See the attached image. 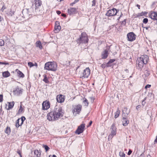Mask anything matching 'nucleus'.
Segmentation results:
<instances>
[{"mask_svg": "<svg viewBox=\"0 0 157 157\" xmlns=\"http://www.w3.org/2000/svg\"><path fill=\"white\" fill-rule=\"evenodd\" d=\"M63 115L62 108L59 106H56L53 110L48 113L47 118L49 121L57 120Z\"/></svg>", "mask_w": 157, "mask_h": 157, "instance_id": "obj_1", "label": "nucleus"}, {"mask_svg": "<svg viewBox=\"0 0 157 157\" xmlns=\"http://www.w3.org/2000/svg\"><path fill=\"white\" fill-rule=\"evenodd\" d=\"M148 60V57L147 55L142 56L138 58L136 60L137 67L139 69L142 68L144 64L147 63Z\"/></svg>", "mask_w": 157, "mask_h": 157, "instance_id": "obj_2", "label": "nucleus"}, {"mask_svg": "<svg viewBox=\"0 0 157 157\" xmlns=\"http://www.w3.org/2000/svg\"><path fill=\"white\" fill-rule=\"evenodd\" d=\"M57 65L55 62H48L45 63L44 68L48 71H55L57 70Z\"/></svg>", "mask_w": 157, "mask_h": 157, "instance_id": "obj_3", "label": "nucleus"}, {"mask_svg": "<svg viewBox=\"0 0 157 157\" xmlns=\"http://www.w3.org/2000/svg\"><path fill=\"white\" fill-rule=\"evenodd\" d=\"M88 39L86 34L84 32L82 33L79 36V37L78 38L76 41L79 45L81 44H86L88 43Z\"/></svg>", "mask_w": 157, "mask_h": 157, "instance_id": "obj_4", "label": "nucleus"}, {"mask_svg": "<svg viewBox=\"0 0 157 157\" xmlns=\"http://www.w3.org/2000/svg\"><path fill=\"white\" fill-rule=\"evenodd\" d=\"M116 130L117 128L115 126V124L114 123L113 124L110 128L111 133L108 137L109 140L110 139H111L114 136L116 135L117 132Z\"/></svg>", "mask_w": 157, "mask_h": 157, "instance_id": "obj_5", "label": "nucleus"}, {"mask_svg": "<svg viewBox=\"0 0 157 157\" xmlns=\"http://www.w3.org/2000/svg\"><path fill=\"white\" fill-rule=\"evenodd\" d=\"M119 11V10H117L114 8L108 10L105 15L108 16H113L117 15V13Z\"/></svg>", "mask_w": 157, "mask_h": 157, "instance_id": "obj_6", "label": "nucleus"}, {"mask_svg": "<svg viewBox=\"0 0 157 157\" xmlns=\"http://www.w3.org/2000/svg\"><path fill=\"white\" fill-rule=\"evenodd\" d=\"M82 108V105H75L73 107V110L72 111L73 113L75 112L76 114H79Z\"/></svg>", "mask_w": 157, "mask_h": 157, "instance_id": "obj_7", "label": "nucleus"}, {"mask_svg": "<svg viewBox=\"0 0 157 157\" xmlns=\"http://www.w3.org/2000/svg\"><path fill=\"white\" fill-rule=\"evenodd\" d=\"M90 74V70L89 67L86 68L83 71L81 78H87Z\"/></svg>", "mask_w": 157, "mask_h": 157, "instance_id": "obj_8", "label": "nucleus"}, {"mask_svg": "<svg viewBox=\"0 0 157 157\" xmlns=\"http://www.w3.org/2000/svg\"><path fill=\"white\" fill-rule=\"evenodd\" d=\"M85 127V124H81L78 127L75 131V133L78 135L82 133L84 131Z\"/></svg>", "mask_w": 157, "mask_h": 157, "instance_id": "obj_9", "label": "nucleus"}, {"mask_svg": "<svg viewBox=\"0 0 157 157\" xmlns=\"http://www.w3.org/2000/svg\"><path fill=\"white\" fill-rule=\"evenodd\" d=\"M42 109L44 110H46L50 107V103L49 101L46 100L43 101L42 104Z\"/></svg>", "mask_w": 157, "mask_h": 157, "instance_id": "obj_10", "label": "nucleus"}, {"mask_svg": "<svg viewBox=\"0 0 157 157\" xmlns=\"http://www.w3.org/2000/svg\"><path fill=\"white\" fill-rule=\"evenodd\" d=\"M128 40L132 41L136 39V35L132 32L129 33L127 34Z\"/></svg>", "mask_w": 157, "mask_h": 157, "instance_id": "obj_11", "label": "nucleus"}, {"mask_svg": "<svg viewBox=\"0 0 157 157\" xmlns=\"http://www.w3.org/2000/svg\"><path fill=\"white\" fill-rule=\"evenodd\" d=\"M57 101L59 103H62L65 100L64 96L62 94L58 95L56 97Z\"/></svg>", "mask_w": 157, "mask_h": 157, "instance_id": "obj_12", "label": "nucleus"}, {"mask_svg": "<svg viewBox=\"0 0 157 157\" xmlns=\"http://www.w3.org/2000/svg\"><path fill=\"white\" fill-rule=\"evenodd\" d=\"M23 91V90L21 88L17 87L16 89V90L13 91L14 94L19 95L20 94H22Z\"/></svg>", "mask_w": 157, "mask_h": 157, "instance_id": "obj_13", "label": "nucleus"}, {"mask_svg": "<svg viewBox=\"0 0 157 157\" xmlns=\"http://www.w3.org/2000/svg\"><path fill=\"white\" fill-rule=\"evenodd\" d=\"M150 17L152 19L157 21V12L151 11Z\"/></svg>", "mask_w": 157, "mask_h": 157, "instance_id": "obj_14", "label": "nucleus"}, {"mask_svg": "<svg viewBox=\"0 0 157 157\" xmlns=\"http://www.w3.org/2000/svg\"><path fill=\"white\" fill-rule=\"evenodd\" d=\"M68 13L70 15H71L77 13V9L75 8H71L68 10Z\"/></svg>", "mask_w": 157, "mask_h": 157, "instance_id": "obj_15", "label": "nucleus"}, {"mask_svg": "<svg viewBox=\"0 0 157 157\" xmlns=\"http://www.w3.org/2000/svg\"><path fill=\"white\" fill-rule=\"evenodd\" d=\"M108 49L104 50L101 53L102 59H105L106 58L108 57Z\"/></svg>", "mask_w": 157, "mask_h": 157, "instance_id": "obj_16", "label": "nucleus"}, {"mask_svg": "<svg viewBox=\"0 0 157 157\" xmlns=\"http://www.w3.org/2000/svg\"><path fill=\"white\" fill-rule=\"evenodd\" d=\"M122 112L123 117H128L130 111L128 112L127 108V107H125L123 109Z\"/></svg>", "mask_w": 157, "mask_h": 157, "instance_id": "obj_17", "label": "nucleus"}, {"mask_svg": "<svg viewBox=\"0 0 157 157\" xmlns=\"http://www.w3.org/2000/svg\"><path fill=\"white\" fill-rule=\"evenodd\" d=\"M123 117L122 118V122H123V125L124 126H126L129 123V121L128 120L126 117Z\"/></svg>", "mask_w": 157, "mask_h": 157, "instance_id": "obj_18", "label": "nucleus"}, {"mask_svg": "<svg viewBox=\"0 0 157 157\" xmlns=\"http://www.w3.org/2000/svg\"><path fill=\"white\" fill-rule=\"evenodd\" d=\"M15 71L17 73V76L19 78H24L25 76L18 69L15 70Z\"/></svg>", "mask_w": 157, "mask_h": 157, "instance_id": "obj_19", "label": "nucleus"}, {"mask_svg": "<svg viewBox=\"0 0 157 157\" xmlns=\"http://www.w3.org/2000/svg\"><path fill=\"white\" fill-rule=\"evenodd\" d=\"M41 153L38 150H35L34 151V157H40Z\"/></svg>", "mask_w": 157, "mask_h": 157, "instance_id": "obj_20", "label": "nucleus"}, {"mask_svg": "<svg viewBox=\"0 0 157 157\" xmlns=\"http://www.w3.org/2000/svg\"><path fill=\"white\" fill-rule=\"evenodd\" d=\"M8 108H7V109L10 110V109H12L13 107V106L14 105V101L9 102H8Z\"/></svg>", "mask_w": 157, "mask_h": 157, "instance_id": "obj_21", "label": "nucleus"}, {"mask_svg": "<svg viewBox=\"0 0 157 157\" xmlns=\"http://www.w3.org/2000/svg\"><path fill=\"white\" fill-rule=\"evenodd\" d=\"M24 111V108H23L22 107V104H21L20 105V108L18 110V114H20Z\"/></svg>", "mask_w": 157, "mask_h": 157, "instance_id": "obj_22", "label": "nucleus"}, {"mask_svg": "<svg viewBox=\"0 0 157 157\" xmlns=\"http://www.w3.org/2000/svg\"><path fill=\"white\" fill-rule=\"evenodd\" d=\"M2 76L5 78H7L9 77L10 75V73L8 71H4L2 72Z\"/></svg>", "mask_w": 157, "mask_h": 157, "instance_id": "obj_23", "label": "nucleus"}, {"mask_svg": "<svg viewBox=\"0 0 157 157\" xmlns=\"http://www.w3.org/2000/svg\"><path fill=\"white\" fill-rule=\"evenodd\" d=\"M43 76L44 77V79L43 80L44 82L45 83H48L49 82V81H48V79L47 78V76L46 75L44 74Z\"/></svg>", "mask_w": 157, "mask_h": 157, "instance_id": "obj_24", "label": "nucleus"}, {"mask_svg": "<svg viewBox=\"0 0 157 157\" xmlns=\"http://www.w3.org/2000/svg\"><path fill=\"white\" fill-rule=\"evenodd\" d=\"M25 120V118L24 116H22L21 118L18 119V122H21L20 125H22L24 121Z\"/></svg>", "mask_w": 157, "mask_h": 157, "instance_id": "obj_25", "label": "nucleus"}, {"mask_svg": "<svg viewBox=\"0 0 157 157\" xmlns=\"http://www.w3.org/2000/svg\"><path fill=\"white\" fill-rule=\"evenodd\" d=\"M61 29V26H55V31L56 33H58Z\"/></svg>", "mask_w": 157, "mask_h": 157, "instance_id": "obj_26", "label": "nucleus"}, {"mask_svg": "<svg viewBox=\"0 0 157 157\" xmlns=\"http://www.w3.org/2000/svg\"><path fill=\"white\" fill-rule=\"evenodd\" d=\"M36 46L40 48L41 49L42 48L41 42L40 41H38L36 43Z\"/></svg>", "mask_w": 157, "mask_h": 157, "instance_id": "obj_27", "label": "nucleus"}, {"mask_svg": "<svg viewBox=\"0 0 157 157\" xmlns=\"http://www.w3.org/2000/svg\"><path fill=\"white\" fill-rule=\"evenodd\" d=\"M147 14V12H142L141 13H139L137 15L136 17H139L145 15Z\"/></svg>", "mask_w": 157, "mask_h": 157, "instance_id": "obj_28", "label": "nucleus"}, {"mask_svg": "<svg viewBox=\"0 0 157 157\" xmlns=\"http://www.w3.org/2000/svg\"><path fill=\"white\" fill-rule=\"evenodd\" d=\"M42 2L41 0H36V4L37 6H39L41 5Z\"/></svg>", "mask_w": 157, "mask_h": 157, "instance_id": "obj_29", "label": "nucleus"}, {"mask_svg": "<svg viewBox=\"0 0 157 157\" xmlns=\"http://www.w3.org/2000/svg\"><path fill=\"white\" fill-rule=\"evenodd\" d=\"M120 113V111L118 109L117 111L115 113L114 117L115 118H117L119 116V115Z\"/></svg>", "mask_w": 157, "mask_h": 157, "instance_id": "obj_30", "label": "nucleus"}, {"mask_svg": "<svg viewBox=\"0 0 157 157\" xmlns=\"http://www.w3.org/2000/svg\"><path fill=\"white\" fill-rule=\"evenodd\" d=\"M5 132L7 134H10V127H7L6 129Z\"/></svg>", "mask_w": 157, "mask_h": 157, "instance_id": "obj_31", "label": "nucleus"}, {"mask_svg": "<svg viewBox=\"0 0 157 157\" xmlns=\"http://www.w3.org/2000/svg\"><path fill=\"white\" fill-rule=\"evenodd\" d=\"M14 11L10 10L7 13L8 16H11L14 14Z\"/></svg>", "mask_w": 157, "mask_h": 157, "instance_id": "obj_32", "label": "nucleus"}, {"mask_svg": "<svg viewBox=\"0 0 157 157\" xmlns=\"http://www.w3.org/2000/svg\"><path fill=\"white\" fill-rule=\"evenodd\" d=\"M43 147L44 148L46 152L48 151L49 149V147L47 145L43 144Z\"/></svg>", "mask_w": 157, "mask_h": 157, "instance_id": "obj_33", "label": "nucleus"}, {"mask_svg": "<svg viewBox=\"0 0 157 157\" xmlns=\"http://www.w3.org/2000/svg\"><path fill=\"white\" fill-rule=\"evenodd\" d=\"M21 122H18V119L17 120L16 123V126L17 128H18L19 126H21L22 125H20Z\"/></svg>", "mask_w": 157, "mask_h": 157, "instance_id": "obj_34", "label": "nucleus"}, {"mask_svg": "<svg viewBox=\"0 0 157 157\" xmlns=\"http://www.w3.org/2000/svg\"><path fill=\"white\" fill-rule=\"evenodd\" d=\"M4 41L2 39L0 40V46H3L4 45Z\"/></svg>", "mask_w": 157, "mask_h": 157, "instance_id": "obj_35", "label": "nucleus"}, {"mask_svg": "<svg viewBox=\"0 0 157 157\" xmlns=\"http://www.w3.org/2000/svg\"><path fill=\"white\" fill-rule=\"evenodd\" d=\"M119 155L121 157L125 156V154L123 152H120L119 153Z\"/></svg>", "mask_w": 157, "mask_h": 157, "instance_id": "obj_36", "label": "nucleus"}, {"mask_svg": "<svg viewBox=\"0 0 157 157\" xmlns=\"http://www.w3.org/2000/svg\"><path fill=\"white\" fill-rule=\"evenodd\" d=\"M83 103H84L86 106H88V100L85 98V100L83 101Z\"/></svg>", "mask_w": 157, "mask_h": 157, "instance_id": "obj_37", "label": "nucleus"}, {"mask_svg": "<svg viewBox=\"0 0 157 157\" xmlns=\"http://www.w3.org/2000/svg\"><path fill=\"white\" fill-rule=\"evenodd\" d=\"M28 66L30 67H33L34 66V65L33 63L31 62H29L28 63Z\"/></svg>", "mask_w": 157, "mask_h": 157, "instance_id": "obj_38", "label": "nucleus"}, {"mask_svg": "<svg viewBox=\"0 0 157 157\" xmlns=\"http://www.w3.org/2000/svg\"><path fill=\"white\" fill-rule=\"evenodd\" d=\"M148 21V20L147 18H145L143 19V22L144 23L146 24Z\"/></svg>", "mask_w": 157, "mask_h": 157, "instance_id": "obj_39", "label": "nucleus"}, {"mask_svg": "<svg viewBox=\"0 0 157 157\" xmlns=\"http://www.w3.org/2000/svg\"><path fill=\"white\" fill-rule=\"evenodd\" d=\"M157 6V0L156 1H155L152 4V6Z\"/></svg>", "mask_w": 157, "mask_h": 157, "instance_id": "obj_40", "label": "nucleus"}, {"mask_svg": "<svg viewBox=\"0 0 157 157\" xmlns=\"http://www.w3.org/2000/svg\"><path fill=\"white\" fill-rule=\"evenodd\" d=\"M115 61V59H110L108 62L109 63H110L111 64L114 62Z\"/></svg>", "mask_w": 157, "mask_h": 157, "instance_id": "obj_41", "label": "nucleus"}, {"mask_svg": "<svg viewBox=\"0 0 157 157\" xmlns=\"http://www.w3.org/2000/svg\"><path fill=\"white\" fill-rule=\"evenodd\" d=\"M92 6H94L95 5L96 1L95 0H93L92 2Z\"/></svg>", "mask_w": 157, "mask_h": 157, "instance_id": "obj_42", "label": "nucleus"}, {"mask_svg": "<svg viewBox=\"0 0 157 157\" xmlns=\"http://www.w3.org/2000/svg\"><path fill=\"white\" fill-rule=\"evenodd\" d=\"M3 95L2 94L0 95V102H1L3 101Z\"/></svg>", "mask_w": 157, "mask_h": 157, "instance_id": "obj_43", "label": "nucleus"}, {"mask_svg": "<svg viewBox=\"0 0 157 157\" xmlns=\"http://www.w3.org/2000/svg\"><path fill=\"white\" fill-rule=\"evenodd\" d=\"M5 64V65H8L9 64V63H7V62H0V64Z\"/></svg>", "mask_w": 157, "mask_h": 157, "instance_id": "obj_44", "label": "nucleus"}, {"mask_svg": "<svg viewBox=\"0 0 157 157\" xmlns=\"http://www.w3.org/2000/svg\"><path fill=\"white\" fill-rule=\"evenodd\" d=\"M106 66L107 67H110L111 66V65L110 63H109V62H108L106 64Z\"/></svg>", "mask_w": 157, "mask_h": 157, "instance_id": "obj_45", "label": "nucleus"}, {"mask_svg": "<svg viewBox=\"0 0 157 157\" xmlns=\"http://www.w3.org/2000/svg\"><path fill=\"white\" fill-rule=\"evenodd\" d=\"M101 67L103 68H105L106 67V64H103L101 65Z\"/></svg>", "mask_w": 157, "mask_h": 157, "instance_id": "obj_46", "label": "nucleus"}, {"mask_svg": "<svg viewBox=\"0 0 157 157\" xmlns=\"http://www.w3.org/2000/svg\"><path fill=\"white\" fill-rule=\"evenodd\" d=\"M59 22L58 21H56L55 23V26H59Z\"/></svg>", "mask_w": 157, "mask_h": 157, "instance_id": "obj_47", "label": "nucleus"}, {"mask_svg": "<svg viewBox=\"0 0 157 157\" xmlns=\"http://www.w3.org/2000/svg\"><path fill=\"white\" fill-rule=\"evenodd\" d=\"M151 85L148 84V85H146L145 86V89H147V88H149L151 87Z\"/></svg>", "mask_w": 157, "mask_h": 157, "instance_id": "obj_48", "label": "nucleus"}, {"mask_svg": "<svg viewBox=\"0 0 157 157\" xmlns=\"http://www.w3.org/2000/svg\"><path fill=\"white\" fill-rule=\"evenodd\" d=\"M90 99L91 100V102L92 103H93L94 102V98L93 97H90Z\"/></svg>", "mask_w": 157, "mask_h": 157, "instance_id": "obj_49", "label": "nucleus"}, {"mask_svg": "<svg viewBox=\"0 0 157 157\" xmlns=\"http://www.w3.org/2000/svg\"><path fill=\"white\" fill-rule=\"evenodd\" d=\"M140 107H141V105H139L136 106V109L137 110H139V109L140 108Z\"/></svg>", "mask_w": 157, "mask_h": 157, "instance_id": "obj_50", "label": "nucleus"}, {"mask_svg": "<svg viewBox=\"0 0 157 157\" xmlns=\"http://www.w3.org/2000/svg\"><path fill=\"white\" fill-rule=\"evenodd\" d=\"M6 9L5 6H3L1 9V10L3 11Z\"/></svg>", "mask_w": 157, "mask_h": 157, "instance_id": "obj_51", "label": "nucleus"}, {"mask_svg": "<svg viewBox=\"0 0 157 157\" xmlns=\"http://www.w3.org/2000/svg\"><path fill=\"white\" fill-rule=\"evenodd\" d=\"M132 152V151L130 149L128 153V155H130L131 154Z\"/></svg>", "mask_w": 157, "mask_h": 157, "instance_id": "obj_52", "label": "nucleus"}, {"mask_svg": "<svg viewBox=\"0 0 157 157\" xmlns=\"http://www.w3.org/2000/svg\"><path fill=\"white\" fill-rule=\"evenodd\" d=\"M126 19H124L123 21H122V24L125 25L126 23Z\"/></svg>", "mask_w": 157, "mask_h": 157, "instance_id": "obj_53", "label": "nucleus"}, {"mask_svg": "<svg viewBox=\"0 0 157 157\" xmlns=\"http://www.w3.org/2000/svg\"><path fill=\"white\" fill-rule=\"evenodd\" d=\"M146 102L144 101H143L142 102V105L143 106H144L146 104Z\"/></svg>", "mask_w": 157, "mask_h": 157, "instance_id": "obj_54", "label": "nucleus"}, {"mask_svg": "<svg viewBox=\"0 0 157 157\" xmlns=\"http://www.w3.org/2000/svg\"><path fill=\"white\" fill-rule=\"evenodd\" d=\"M92 121H90V122H89V125H88L87 127H89V126H90L91 125V124H92Z\"/></svg>", "mask_w": 157, "mask_h": 157, "instance_id": "obj_55", "label": "nucleus"}, {"mask_svg": "<svg viewBox=\"0 0 157 157\" xmlns=\"http://www.w3.org/2000/svg\"><path fill=\"white\" fill-rule=\"evenodd\" d=\"M56 13L58 14L59 15L61 13V12L57 10L56 11Z\"/></svg>", "mask_w": 157, "mask_h": 157, "instance_id": "obj_56", "label": "nucleus"}, {"mask_svg": "<svg viewBox=\"0 0 157 157\" xmlns=\"http://www.w3.org/2000/svg\"><path fill=\"white\" fill-rule=\"evenodd\" d=\"M144 154L143 153H142L141 155L139 156V157H144Z\"/></svg>", "mask_w": 157, "mask_h": 157, "instance_id": "obj_57", "label": "nucleus"}, {"mask_svg": "<svg viewBox=\"0 0 157 157\" xmlns=\"http://www.w3.org/2000/svg\"><path fill=\"white\" fill-rule=\"evenodd\" d=\"M157 143V136H156V138L154 141V144H155Z\"/></svg>", "mask_w": 157, "mask_h": 157, "instance_id": "obj_58", "label": "nucleus"}, {"mask_svg": "<svg viewBox=\"0 0 157 157\" xmlns=\"http://www.w3.org/2000/svg\"><path fill=\"white\" fill-rule=\"evenodd\" d=\"M61 15L62 16L64 17H66V15L64 13H62L61 14Z\"/></svg>", "mask_w": 157, "mask_h": 157, "instance_id": "obj_59", "label": "nucleus"}, {"mask_svg": "<svg viewBox=\"0 0 157 157\" xmlns=\"http://www.w3.org/2000/svg\"><path fill=\"white\" fill-rule=\"evenodd\" d=\"M146 75L147 76H148L150 75V73L148 72H147L146 73H145Z\"/></svg>", "mask_w": 157, "mask_h": 157, "instance_id": "obj_60", "label": "nucleus"}, {"mask_svg": "<svg viewBox=\"0 0 157 157\" xmlns=\"http://www.w3.org/2000/svg\"><path fill=\"white\" fill-rule=\"evenodd\" d=\"M75 2H72L70 4V5L71 6H73V5L74 4H75Z\"/></svg>", "mask_w": 157, "mask_h": 157, "instance_id": "obj_61", "label": "nucleus"}, {"mask_svg": "<svg viewBox=\"0 0 157 157\" xmlns=\"http://www.w3.org/2000/svg\"><path fill=\"white\" fill-rule=\"evenodd\" d=\"M17 153L21 157V152H20V151H18Z\"/></svg>", "mask_w": 157, "mask_h": 157, "instance_id": "obj_62", "label": "nucleus"}, {"mask_svg": "<svg viewBox=\"0 0 157 157\" xmlns=\"http://www.w3.org/2000/svg\"><path fill=\"white\" fill-rule=\"evenodd\" d=\"M79 1V0H75L74 1V2H75V3H76V2H78V1Z\"/></svg>", "mask_w": 157, "mask_h": 157, "instance_id": "obj_63", "label": "nucleus"}, {"mask_svg": "<svg viewBox=\"0 0 157 157\" xmlns=\"http://www.w3.org/2000/svg\"><path fill=\"white\" fill-rule=\"evenodd\" d=\"M51 157H57L55 155H53Z\"/></svg>", "mask_w": 157, "mask_h": 157, "instance_id": "obj_64", "label": "nucleus"}]
</instances>
